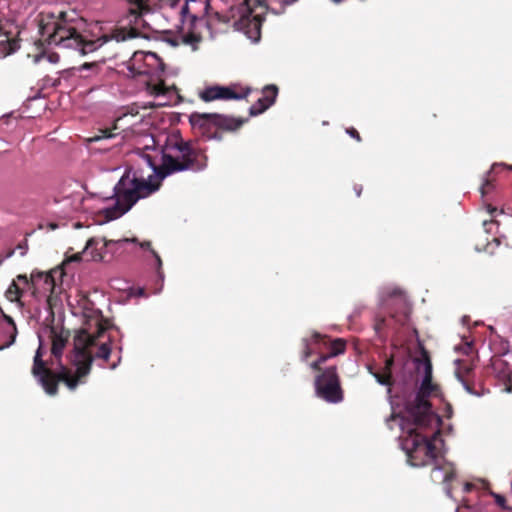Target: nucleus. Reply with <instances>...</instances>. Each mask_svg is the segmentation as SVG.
Instances as JSON below:
<instances>
[{"mask_svg": "<svg viewBox=\"0 0 512 512\" xmlns=\"http://www.w3.org/2000/svg\"><path fill=\"white\" fill-rule=\"evenodd\" d=\"M472 349H473L472 344H470V343H466V345H465V347H464V352H465L466 354H469V353L472 351Z\"/></svg>", "mask_w": 512, "mask_h": 512, "instance_id": "36", "label": "nucleus"}, {"mask_svg": "<svg viewBox=\"0 0 512 512\" xmlns=\"http://www.w3.org/2000/svg\"><path fill=\"white\" fill-rule=\"evenodd\" d=\"M472 488H473V484H471V483H465V485H464V490H465V492H469V491H471V490H472Z\"/></svg>", "mask_w": 512, "mask_h": 512, "instance_id": "38", "label": "nucleus"}, {"mask_svg": "<svg viewBox=\"0 0 512 512\" xmlns=\"http://www.w3.org/2000/svg\"><path fill=\"white\" fill-rule=\"evenodd\" d=\"M455 477L452 468L435 466L431 471V478L433 481L450 482Z\"/></svg>", "mask_w": 512, "mask_h": 512, "instance_id": "21", "label": "nucleus"}, {"mask_svg": "<svg viewBox=\"0 0 512 512\" xmlns=\"http://www.w3.org/2000/svg\"><path fill=\"white\" fill-rule=\"evenodd\" d=\"M2 30H3V28H2V25L0 24V36L5 35L7 37L8 34L6 32H3Z\"/></svg>", "mask_w": 512, "mask_h": 512, "instance_id": "42", "label": "nucleus"}, {"mask_svg": "<svg viewBox=\"0 0 512 512\" xmlns=\"http://www.w3.org/2000/svg\"><path fill=\"white\" fill-rule=\"evenodd\" d=\"M391 318H396V320L398 322H401V323H404L407 319V314L404 313L403 315H401L400 317L396 316L395 314H391Z\"/></svg>", "mask_w": 512, "mask_h": 512, "instance_id": "34", "label": "nucleus"}, {"mask_svg": "<svg viewBox=\"0 0 512 512\" xmlns=\"http://www.w3.org/2000/svg\"><path fill=\"white\" fill-rule=\"evenodd\" d=\"M103 244H102V248H108L109 245L111 244H116V245H122L124 243H128V242H132V243H138L139 246L144 249V250H149L150 253L152 254V256L155 258L156 260V263H157V269H158V274L160 275V269L162 267V260H161V257L160 255L157 253V251H155L153 248H152V244L150 241H143V242H139L137 238H124V239H121V240H117V241H113V240H106V239H103Z\"/></svg>", "mask_w": 512, "mask_h": 512, "instance_id": "15", "label": "nucleus"}, {"mask_svg": "<svg viewBox=\"0 0 512 512\" xmlns=\"http://www.w3.org/2000/svg\"><path fill=\"white\" fill-rule=\"evenodd\" d=\"M497 166H499V165H498V164H494V165L492 166V170H494Z\"/></svg>", "mask_w": 512, "mask_h": 512, "instance_id": "45", "label": "nucleus"}, {"mask_svg": "<svg viewBox=\"0 0 512 512\" xmlns=\"http://www.w3.org/2000/svg\"><path fill=\"white\" fill-rule=\"evenodd\" d=\"M489 185H490L489 180H486V182L481 187L482 194H484L486 192V187H488Z\"/></svg>", "mask_w": 512, "mask_h": 512, "instance_id": "39", "label": "nucleus"}, {"mask_svg": "<svg viewBox=\"0 0 512 512\" xmlns=\"http://www.w3.org/2000/svg\"><path fill=\"white\" fill-rule=\"evenodd\" d=\"M152 8L148 2V0H132L131 7L129 8V13L133 17V22L135 25L145 26V21L143 16L151 13Z\"/></svg>", "mask_w": 512, "mask_h": 512, "instance_id": "17", "label": "nucleus"}, {"mask_svg": "<svg viewBox=\"0 0 512 512\" xmlns=\"http://www.w3.org/2000/svg\"><path fill=\"white\" fill-rule=\"evenodd\" d=\"M21 284L23 285V287H22V288H24V291H25V290H27V291H30V292H31V290L28 288V286H27V285H25L24 283H21Z\"/></svg>", "mask_w": 512, "mask_h": 512, "instance_id": "43", "label": "nucleus"}, {"mask_svg": "<svg viewBox=\"0 0 512 512\" xmlns=\"http://www.w3.org/2000/svg\"><path fill=\"white\" fill-rule=\"evenodd\" d=\"M492 496L495 500V503L503 510L512 511V507L508 506L506 503V498L498 493H492Z\"/></svg>", "mask_w": 512, "mask_h": 512, "instance_id": "27", "label": "nucleus"}, {"mask_svg": "<svg viewBox=\"0 0 512 512\" xmlns=\"http://www.w3.org/2000/svg\"><path fill=\"white\" fill-rule=\"evenodd\" d=\"M250 93L251 88L249 87H240L238 85H213L202 90L199 93V97L204 102L215 100H240L247 98Z\"/></svg>", "mask_w": 512, "mask_h": 512, "instance_id": "11", "label": "nucleus"}, {"mask_svg": "<svg viewBox=\"0 0 512 512\" xmlns=\"http://www.w3.org/2000/svg\"><path fill=\"white\" fill-rule=\"evenodd\" d=\"M300 359H308L316 354L318 358L310 363V368L317 372L314 379L315 394L327 403L338 404L344 400V390L336 363L327 362L346 351V341L342 338L331 339L327 335L313 332L311 338H303Z\"/></svg>", "mask_w": 512, "mask_h": 512, "instance_id": "3", "label": "nucleus"}, {"mask_svg": "<svg viewBox=\"0 0 512 512\" xmlns=\"http://www.w3.org/2000/svg\"><path fill=\"white\" fill-rule=\"evenodd\" d=\"M247 121L245 118H236L220 113L193 112L189 116L192 128L207 139L221 140V132H234Z\"/></svg>", "mask_w": 512, "mask_h": 512, "instance_id": "8", "label": "nucleus"}, {"mask_svg": "<svg viewBox=\"0 0 512 512\" xmlns=\"http://www.w3.org/2000/svg\"><path fill=\"white\" fill-rule=\"evenodd\" d=\"M491 367L497 378L501 380L510 379L511 371L509 369V364L500 356L492 358Z\"/></svg>", "mask_w": 512, "mask_h": 512, "instance_id": "18", "label": "nucleus"}, {"mask_svg": "<svg viewBox=\"0 0 512 512\" xmlns=\"http://www.w3.org/2000/svg\"><path fill=\"white\" fill-rule=\"evenodd\" d=\"M347 134H349L352 138H354L357 142H361L362 138L359 132L354 128L350 127L346 129Z\"/></svg>", "mask_w": 512, "mask_h": 512, "instance_id": "31", "label": "nucleus"}, {"mask_svg": "<svg viewBox=\"0 0 512 512\" xmlns=\"http://www.w3.org/2000/svg\"><path fill=\"white\" fill-rule=\"evenodd\" d=\"M296 1H297V0H283V3H284L285 5H290V4H292V3L296 2ZM333 1H334V2H336V3H338V2H340L341 0H333Z\"/></svg>", "mask_w": 512, "mask_h": 512, "instance_id": "37", "label": "nucleus"}, {"mask_svg": "<svg viewBox=\"0 0 512 512\" xmlns=\"http://www.w3.org/2000/svg\"><path fill=\"white\" fill-rule=\"evenodd\" d=\"M50 334L52 341L51 353L54 357L59 358L62 355L63 349L69 339V331H66L63 328L58 331L57 328L52 327Z\"/></svg>", "mask_w": 512, "mask_h": 512, "instance_id": "16", "label": "nucleus"}, {"mask_svg": "<svg viewBox=\"0 0 512 512\" xmlns=\"http://www.w3.org/2000/svg\"><path fill=\"white\" fill-rule=\"evenodd\" d=\"M159 61V57L154 52L136 51L127 62V69L133 77L148 75L151 72L150 68Z\"/></svg>", "mask_w": 512, "mask_h": 512, "instance_id": "12", "label": "nucleus"}, {"mask_svg": "<svg viewBox=\"0 0 512 512\" xmlns=\"http://www.w3.org/2000/svg\"><path fill=\"white\" fill-rule=\"evenodd\" d=\"M461 383L464 386V389L471 395L480 396L481 393L476 391L474 388V383L471 381V379L461 381Z\"/></svg>", "mask_w": 512, "mask_h": 512, "instance_id": "29", "label": "nucleus"}, {"mask_svg": "<svg viewBox=\"0 0 512 512\" xmlns=\"http://www.w3.org/2000/svg\"><path fill=\"white\" fill-rule=\"evenodd\" d=\"M373 375L377 382L382 385L391 386L393 384L392 372H386L381 369L380 371L373 373Z\"/></svg>", "mask_w": 512, "mask_h": 512, "instance_id": "26", "label": "nucleus"}, {"mask_svg": "<svg viewBox=\"0 0 512 512\" xmlns=\"http://www.w3.org/2000/svg\"><path fill=\"white\" fill-rule=\"evenodd\" d=\"M0 313H1L2 318L10 326V331L8 332L9 338L6 342H4L0 346V349H3V348H7V347L11 346L15 342V339L17 336V327H16V324H15L13 318L11 316H9L8 314H6L1 308H0Z\"/></svg>", "mask_w": 512, "mask_h": 512, "instance_id": "24", "label": "nucleus"}, {"mask_svg": "<svg viewBox=\"0 0 512 512\" xmlns=\"http://www.w3.org/2000/svg\"><path fill=\"white\" fill-rule=\"evenodd\" d=\"M81 26L82 19L74 12H60L57 16L50 13L41 14L39 33L41 40L48 45L73 49L81 55L92 53L111 40L121 42L139 36L137 28L116 27L109 34H103L96 39H86L80 33Z\"/></svg>", "mask_w": 512, "mask_h": 512, "instance_id": "2", "label": "nucleus"}, {"mask_svg": "<svg viewBox=\"0 0 512 512\" xmlns=\"http://www.w3.org/2000/svg\"><path fill=\"white\" fill-rule=\"evenodd\" d=\"M355 191H356L357 196L359 197L361 195V192H362V187L361 186H359V187L355 186Z\"/></svg>", "mask_w": 512, "mask_h": 512, "instance_id": "41", "label": "nucleus"}, {"mask_svg": "<svg viewBox=\"0 0 512 512\" xmlns=\"http://www.w3.org/2000/svg\"><path fill=\"white\" fill-rule=\"evenodd\" d=\"M265 10L266 6L261 0H245L242 14L238 20L234 21V26L249 39L258 41L261 36Z\"/></svg>", "mask_w": 512, "mask_h": 512, "instance_id": "10", "label": "nucleus"}, {"mask_svg": "<svg viewBox=\"0 0 512 512\" xmlns=\"http://www.w3.org/2000/svg\"><path fill=\"white\" fill-rule=\"evenodd\" d=\"M386 326V319L384 317H376L375 319V330L377 332L381 331Z\"/></svg>", "mask_w": 512, "mask_h": 512, "instance_id": "30", "label": "nucleus"}, {"mask_svg": "<svg viewBox=\"0 0 512 512\" xmlns=\"http://www.w3.org/2000/svg\"><path fill=\"white\" fill-rule=\"evenodd\" d=\"M153 91L157 95H164L166 93V88L163 82L154 86Z\"/></svg>", "mask_w": 512, "mask_h": 512, "instance_id": "32", "label": "nucleus"}, {"mask_svg": "<svg viewBox=\"0 0 512 512\" xmlns=\"http://www.w3.org/2000/svg\"><path fill=\"white\" fill-rule=\"evenodd\" d=\"M181 4L180 20L183 41L187 44L197 43L201 40L200 27L206 25L211 27L215 21L228 24L230 18L215 12L208 16L210 8L209 0H167V5L174 8Z\"/></svg>", "mask_w": 512, "mask_h": 512, "instance_id": "7", "label": "nucleus"}, {"mask_svg": "<svg viewBox=\"0 0 512 512\" xmlns=\"http://www.w3.org/2000/svg\"><path fill=\"white\" fill-rule=\"evenodd\" d=\"M455 364V375L460 382L471 379V375L473 374L474 370V365L472 362L468 360H456Z\"/></svg>", "mask_w": 512, "mask_h": 512, "instance_id": "19", "label": "nucleus"}, {"mask_svg": "<svg viewBox=\"0 0 512 512\" xmlns=\"http://www.w3.org/2000/svg\"><path fill=\"white\" fill-rule=\"evenodd\" d=\"M413 425V428L408 429V437L404 440L403 445L410 465L423 467L435 460L436 446L427 436L419 432V430L427 427Z\"/></svg>", "mask_w": 512, "mask_h": 512, "instance_id": "9", "label": "nucleus"}, {"mask_svg": "<svg viewBox=\"0 0 512 512\" xmlns=\"http://www.w3.org/2000/svg\"><path fill=\"white\" fill-rule=\"evenodd\" d=\"M120 120H121V118H117L114 121V124H113L112 128L100 129L99 133L97 135H95L92 138H90V141L96 142V141H99V140H102V139H109V138L114 137L115 134L113 133V130H117L118 129V122Z\"/></svg>", "mask_w": 512, "mask_h": 512, "instance_id": "25", "label": "nucleus"}, {"mask_svg": "<svg viewBox=\"0 0 512 512\" xmlns=\"http://www.w3.org/2000/svg\"><path fill=\"white\" fill-rule=\"evenodd\" d=\"M160 187V182H152L127 169L114 188L116 202L105 208L102 213L107 221H112L127 211L141 198H145Z\"/></svg>", "mask_w": 512, "mask_h": 512, "instance_id": "6", "label": "nucleus"}, {"mask_svg": "<svg viewBox=\"0 0 512 512\" xmlns=\"http://www.w3.org/2000/svg\"><path fill=\"white\" fill-rule=\"evenodd\" d=\"M17 280L24 283L31 290V294L35 297L42 292H52L54 289V279L49 273L32 272L30 277L25 274H19Z\"/></svg>", "mask_w": 512, "mask_h": 512, "instance_id": "13", "label": "nucleus"}, {"mask_svg": "<svg viewBox=\"0 0 512 512\" xmlns=\"http://www.w3.org/2000/svg\"><path fill=\"white\" fill-rule=\"evenodd\" d=\"M262 94V97L249 108L250 116H257L274 104L278 95V87L273 84L267 85L263 88Z\"/></svg>", "mask_w": 512, "mask_h": 512, "instance_id": "14", "label": "nucleus"}, {"mask_svg": "<svg viewBox=\"0 0 512 512\" xmlns=\"http://www.w3.org/2000/svg\"><path fill=\"white\" fill-rule=\"evenodd\" d=\"M116 366H117V363H113V364H111V365H110V368H111V369H115V368H116Z\"/></svg>", "mask_w": 512, "mask_h": 512, "instance_id": "44", "label": "nucleus"}, {"mask_svg": "<svg viewBox=\"0 0 512 512\" xmlns=\"http://www.w3.org/2000/svg\"><path fill=\"white\" fill-rule=\"evenodd\" d=\"M505 391L508 393L512 392V383L510 380H509V383L505 387Z\"/></svg>", "mask_w": 512, "mask_h": 512, "instance_id": "40", "label": "nucleus"}, {"mask_svg": "<svg viewBox=\"0 0 512 512\" xmlns=\"http://www.w3.org/2000/svg\"><path fill=\"white\" fill-rule=\"evenodd\" d=\"M19 48V39L7 36L6 40L0 41V59L14 53Z\"/></svg>", "mask_w": 512, "mask_h": 512, "instance_id": "23", "label": "nucleus"}, {"mask_svg": "<svg viewBox=\"0 0 512 512\" xmlns=\"http://www.w3.org/2000/svg\"><path fill=\"white\" fill-rule=\"evenodd\" d=\"M393 364H394V360L392 357L390 358H387L385 360V365L384 367L382 368L383 371H386V372H392V367H393Z\"/></svg>", "mask_w": 512, "mask_h": 512, "instance_id": "33", "label": "nucleus"}, {"mask_svg": "<svg viewBox=\"0 0 512 512\" xmlns=\"http://www.w3.org/2000/svg\"><path fill=\"white\" fill-rule=\"evenodd\" d=\"M78 70L80 72H82L84 70H91L93 74H98L99 70H100V66L97 62H91V63L86 62L83 65H81Z\"/></svg>", "mask_w": 512, "mask_h": 512, "instance_id": "28", "label": "nucleus"}, {"mask_svg": "<svg viewBox=\"0 0 512 512\" xmlns=\"http://www.w3.org/2000/svg\"><path fill=\"white\" fill-rule=\"evenodd\" d=\"M416 363L417 370L423 368L424 376L415 397L405 403L406 418L420 427L438 426L440 419L432 410L429 398L437 395L439 386L432 381V362L425 349H422L421 357L416 359Z\"/></svg>", "mask_w": 512, "mask_h": 512, "instance_id": "5", "label": "nucleus"}, {"mask_svg": "<svg viewBox=\"0 0 512 512\" xmlns=\"http://www.w3.org/2000/svg\"><path fill=\"white\" fill-rule=\"evenodd\" d=\"M161 153L159 165L147 156L149 165L160 179L182 171L199 172L207 167L208 158L205 151L182 139H169Z\"/></svg>", "mask_w": 512, "mask_h": 512, "instance_id": "4", "label": "nucleus"}, {"mask_svg": "<svg viewBox=\"0 0 512 512\" xmlns=\"http://www.w3.org/2000/svg\"><path fill=\"white\" fill-rule=\"evenodd\" d=\"M82 254H83V253H76V254H74V255L70 258V260H71V261H79V260H81V258H82Z\"/></svg>", "mask_w": 512, "mask_h": 512, "instance_id": "35", "label": "nucleus"}, {"mask_svg": "<svg viewBox=\"0 0 512 512\" xmlns=\"http://www.w3.org/2000/svg\"><path fill=\"white\" fill-rule=\"evenodd\" d=\"M100 241L96 238H90L84 250L82 251L83 255L89 256L93 261H101L104 259V255L101 252V249L98 248Z\"/></svg>", "mask_w": 512, "mask_h": 512, "instance_id": "20", "label": "nucleus"}, {"mask_svg": "<svg viewBox=\"0 0 512 512\" xmlns=\"http://www.w3.org/2000/svg\"><path fill=\"white\" fill-rule=\"evenodd\" d=\"M19 283L20 282L17 280V278L13 280L8 289L5 291V297L10 302H17L22 305L20 300L24 294V288H21Z\"/></svg>", "mask_w": 512, "mask_h": 512, "instance_id": "22", "label": "nucleus"}, {"mask_svg": "<svg viewBox=\"0 0 512 512\" xmlns=\"http://www.w3.org/2000/svg\"><path fill=\"white\" fill-rule=\"evenodd\" d=\"M95 313L97 316L88 321L89 329H81L74 337L73 363L76 366L74 374L66 368L59 373L53 372L42 359V346L40 345L37 349L31 372L48 395L57 394L59 382H64L70 390H74L82 382V378L90 373L94 357L108 361L111 348L107 343L101 344L94 355L91 350L96 345L97 339L108 329L107 322L103 321L100 312L95 311Z\"/></svg>", "mask_w": 512, "mask_h": 512, "instance_id": "1", "label": "nucleus"}]
</instances>
